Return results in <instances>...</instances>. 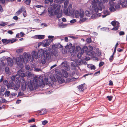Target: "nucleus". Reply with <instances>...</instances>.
I'll return each mask as SVG.
<instances>
[{"instance_id": "f257e3e1", "label": "nucleus", "mask_w": 127, "mask_h": 127, "mask_svg": "<svg viewBox=\"0 0 127 127\" xmlns=\"http://www.w3.org/2000/svg\"><path fill=\"white\" fill-rule=\"evenodd\" d=\"M92 6H90V9L93 13L97 12L98 10L101 11L104 6L102 0H93L92 2Z\"/></svg>"}, {"instance_id": "f03ea898", "label": "nucleus", "mask_w": 127, "mask_h": 127, "mask_svg": "<svg viewBox=\"0 0 127 127\" xmlns=\"http://www.w3.org/2000/svg\"><path fill=\"white\" fill-rule=\"evenodd\" d=\"M51 7H49L48 9L49 16L50 17L53 16L56 13V10L59 9L61 7L60 5L55 3H51L50 4Z\"/></svg>"}, {"instance_id": "7ed1b4c3", "label": "nucleus", "mask_w": 127, "mask_h": 127, "mask_svg": "<svg viewBox=\"0 0 127 127\" xmlns=\"http://www.w3.org/2000/svg\"><path fill=\"white\" fill-rule=\"evenodd\" d=\"M28 61H30L29 56L27 55H25L23 58L22 56L20 58L17 57L16 59L15 64L20 67H21L23 63L26 64Z\"/></svg>"}, {"instance_id": "20e7f679", "label": "nucleus", "mask_w": 127, "mask_h": 127, "mask_svg": "<svg viewBox=\"0 0 127 127\" xmlns=\"http://www.w3.org/2000/svg\"><path fill=\"white\" fill-rule=\"evenodd\" d=\"M19 74L21 77L20 79V82L22 83L25 82V81L24 77L25 76V74L22 73L21 71L19 72Z\"/></svg>"}, {"instance_id": "39448f33", "label": "nucleus", "mask_w": 127, "mask_h": 127, "mask_svg": "<svg viewBox=\"0 0 127 127\" xmlns=\"http://www.w3.org/2000/svg\"><path fill=\"white\" fill-rule=\"evenodd\" d=\"M60 8L58 10H56V13L55 14L57 15V17L59 19L62 16V11L60 10Z\"/></svg>"}, {"instance_id": "423d86ee", "label": "nucleus", "mask_w": 127, "mask_h": 127, "mask_svg": "<svg viewBox=\"0 0 127 127\" xmlns=\"http://www.w3.org/2000/svg\"><path fill=\"white\" fill-rule=\"evenodd\" d=\"M33 54L32 55V60L31 59L30 60V58L31 56H29V59L30 60V61H32L33 59L34 58H35V59H37L38 58V57H39V56L38 54L37 53H36L35 51H33Z\"/></svg>"}, {"instance_id": "0eeeda50", "label": "nucleus", "mask_w": 127, "mask_h": 127, "mask_svg": "<svg viewBox=\"0 0 127 127\" xmlns=\"http://www.w3.org/2000/svg\"><path fill=\"white\" fill-rule=\"evenodd\" d=\"M64 13L65 15H69L70 14L73 15V11H72L67 8L64 11Z\"/></svg>"}, {"instance_id": "6e6552de", "label": "nucleus", "mask_w": 127, "mask_h": 127, "mask_svg": "<svg viewBox=\"0 0 127 127\" xmlns=\"http://www.w3.org/2000/svg\"><path fill=\"white\" fill-rule=\"evenodd\" d=\"M62 66L65 69L68 70L69 69V66L68 65L67 62H64L61 64Z\"/></svg>"}, {"instance_id": "1a4fd4ad", "label": "nucleus", "mask_w": 127, "mask_h": 127, "mask_svg": "<svg viewBox=\"0 0 127 127\" xmlns=\"http://www.w3.org/2000/svg\"><path fill=\"white\" fill-rule=\"evenodd\" d=\"M38 62L39 63H41L43 64H44L45 63L46 59L45 55L41 57L40 59L38 60Z\"/></svg>"}, {"instance_id": "9d476101", "label": "nucleus", "mask_w": 127, "mask_h": 127, "mask_svg": "<svg viewBox=\"0 0 127 127\" xmlns=\"http://www.w3.org/2000/svg\"><path fill=\"white\" fill-rule=\"evenodd\" d=\"M85 84H82L79 86H78L77 88L78 90L80 92L83 91L84 89V85Z\"/></svg>"}, {"instance_id": "9b49d317", "label": "nucleus", "mask_w": 127, "mask_h": 127, "mask_svg": "<svg viewBox=\"0 0 127 127\" xmlns=\"http://www.w3.org/2000/svg\"><path fill=\"white\" fill-rule=\"evenodd\" d=\"M62 76L65 77L67 78L68 76V73L64 69L62 70Z\"/></svg>"}, {"instance_id": "f8f14e48", "label": "nucleus", "mask_w": 127, "mask_h": 127, "mask_svg": "<svg viewBox=\"0 0 127 127\" xmlns=\"http://www.w3.org/2000/svg\"><path fill=\"white\" fill-rule=\"evenodd\" d=\"M7 61L8 64L10 66H12L13 65V61L11 58H8L7 59Z\"/></svg>"}, {"instance_id": "ddd939ff", "label": "nucleus", "mask_w": 127, "mask_h": 127, "mask_svg": "<svg viewBox=\"0 0 127 127\" xmlns=\"http://www.w3.org/2000/svg\"><path fill=\"white\" fill-rule=\"evenodd\" d=\"M103 13L104 15H102V16L103 18H104L107 16L109 15L110 13V12L107 10H104L103 11Z\"/></svg>"}, {"instance_id": "4468645a", "label": "nucleus", "mask_w": 127, "mask_h": 127, "mask_svg": "<svg viewBox=\"0 0 127 127\" xmlns=\"http://www.w3.org/2000/svg\"><path fill=\"white\" fill-rule=\"evenodd\" d=\"M37 53L39 57H41L42 56L45 55V54L44 51L42 50H38Z\"/></svg>"}, {"instance_id": "2eb2a0df", "label": "nucleus", "mask_w": 127, "mask_h": 127, "mask_svg": "<svg viewBox=\"0 0 127 127\" xmlns=\"http://www.w3.org/2000/svg\"><path fill=\"white\" fill-rule=\"evenodd\" d=\"M21 83V86L22 90L24 91H25L26 89V83L25 82Z\"/></svg>"}, {"instance_id": "dca6fc26", "label": "nucleus", "mask_w": 127, "mask_h": 127, "mask_svg": "<svg viewBox=\"0 0 127 127\" xmlns=\"http://www.w3.org/2000/svg\"><path fill=\"white\" fill-rule=\"evenodd\" d=\"M10 40L7 39H2V41L4 45H6L10 42Z\"/></svg>"}, {"instance_id": "f3484780", "label": "nucleus", "mask_w": 127, "mask_h": 127, "mask_svg": "<svg viewBox=\"0 0 127 127\" xmlns=\"http://www.w3.org/2000/svg\"><path fill=\"white\" fill-rule=\"evenodd\" d=\"M21 72V71L19 70L18 72V73L15 76L16 78L20 82V79L21 77L19 74V72Z\"/></svg>"}, {"instance_id": "a211bd4d", "label": "nucleus", "mask_w": 127, "mask_h": 127, "mask_svg": "<svg viewBox=\"0 0 127 127\" xmlns=\"http://www.w3.org/2000/svg\"><path fill=\"white\" fill-rule=\"evenodd\" d=\"M49 44L48 42V40H45L43 43V46L44 47H46L48 46Z\"/></svg>"}, {"instance_id": "6ab92c4d", "label": "nucleus", "mask_w": 127, "mask_h": 127, "mask_svg": "<svg viewBox=\"0 0 127 127\" xmlns=\"http://www.w3.org/2000/svg\"><path fill=\"white\" fill-rule=\"evenodd\" d=\"M20 87V85L19 84H15L13 86L14 89L15 90H18Z\"/></svg>"}, {"instance_id": "aec40b11", "label": "nucleus", "mask_w": 127, "mask_h": 127, "mask_svg": "<svg viewBox=\"0 0 127 127\" xmlns=\"http://www.w3.org/2000/svg\"><path fill=\"white\" fill-rule=\"evenodd\" d=\"M71 65L72 66L76 67L78 66V64L77 63L76 61H73L71 63Z\"/></svg>"}, {"instance_id": "412c9836", "label": "nucleus", "mask_w": 127, "mask_h": 127, "mask_svg": "<svg viewBox=\"0 0 127 127\" xmlns=\"http://www.w3.org/2000/svg\"><path fill=\"white\" fill-rule=\"evenodd\" d=\"M47 112V111L45 109H43L41 110L39 113H40V115H42L46 113Z\"/></svg>"}, {"instance_id": "4be33fe9", "label": "nucleus", "mask_w": 127, "mask_h": 127, "mask_svg": "<svg viewBox=\"0 0 127 127\" xmlns=\"http://www.w3.org/2000/svg\"><path fill=\"white\" fill-rule=\"evenodd\" d=\"M72 46V44L70 43H68L66 45L65 47V48L66 49H70Z\"/></svg>"}, {"instance_id": "5701e85b", "label": "nucleus", "mask_w": 127, "mask_h": 127, "mask_svg": "<svg viewBox=\"0 0 127 127\" xmlns=\"http://www.w3.org/2000/svg\"><path fill=\"white\" fill-rule=\"evenodd\" d=\"M84 11L82 9H81L80 10L79 16L80 17H82L84 16Z\"/></svg>"}, {"instance_id": "b1692460", "label": "nucleus", "mask_w": 127, "mask_h": 127, "mask_svg": "<svg viewBox=\"0 0 127 127\" xmlns=\"http://www.w3.org/2000/svg\"><path fill=\"white\" fill-rule=\"evenodd\" d=\"M4 94L5 97H8L10 95L11 93L9 91L6 90Z\"/></svg>"}, {"instance_id": "393cba45", "label": "nucleus", "mask_w": 127, "mask_h": 127, "mask_svg": "<svg viewBox=\"0 0 127 127\" xmlns=\"http://www.w3.org/2000/svg\"><path fill=\"white\" fill-rule=\"evenodd\" d=\"M45 36L43 35H37L36 36V38L39 39H42L44 38Z\"/></svg>"}, {"instance_id": "a878e982", "label": "nucleus", "mask_w": 127, "mask_h": 127, "mask_svg": "<svg viewBox=\"0 0 127 127\" xmlns=\"http://www.w3.org/2000/svg\"><path fill=\"white\" fill-rule=\"evenodd\" d=\"M121 5L122 7H126L127 6V1L125 0L121 3Z\"/></svg>"}, {"instance_id": "bb28decb", "label": "nucleus", "mask_w": 127, "mask_h": 127, "mask_svg": "<svg viewBox=\"0 0 127 127\" xmlns=\"http://www.w3.org/2000/svg\"><path fill=\"white\" fill-rule=\"evenodd\" d=\"M45 56H46V59L47 60H49L51 58V55L50 53H46V55H45Z\"/></svg>"}, {"instance_id": "cd10ccee", "label": "nucleus", "mask_w": 127, "mask_h": 127, "mask_svg": "<svg viewBox=\"0 0 127 127\" xmlns=\"http://www.w3.org/2000/svg\"><path fill=\"white\" fill-rule=\"evenodd\" d=\"M54 37V36H50L49 35L48 36V38H49V39L48 40V41L49 42H51L52 41H53V38Z\"/></svg>"}, {"instance_id": "c85d7f7f", "label": "nucleus", "mask_w": 127, "mask_h": 127, "mask_svg": "<svg viewBox=\"0 0 127 127\" xmlns=\"http://www.w3.org/2000/svg\"><path fill=\"white\" fill-rule=\"evenodd\" d=\"M57 80L58 82L60 83H63L65 81L64 79H62L61 77H60L59 78H57Z\"/></svg>"}, {"instance_id": "c756f323", "label": "nucleus", "mask_w": 127, "mask_h": 127, "mask_svg": "<svg viewBox=\"0 0 127 127\" xmlns=\"http://www.w3.org/2000/svg\"><path fill=\"white\" fill-rule=\"evenodd\" d=\"M32 74L29 71L25 73V76H27L28 78L30 77L31 76Z\"/></svg>"}, {"instance_id": "7c9ffc66", "label": "nucleus", "mask_w": 127, "mask_h": 127, "mask_svg": "<svg viewBox=\"0 0 127 127\" xmlns=\"http://www.w3.org/2000/svg\"><path fill=\"white\" fill-rule=\"evenodd\" d=\"M109 7L114 6L115 5V3L114 2L112 1L109 0Z\"/></svg>"}, {"instance_id": "2f4dec72", "label": "nucleus", "mask_w": 127, "mask_h": 127, "mask_svg": "<svg viewBox=\"0 0 127 127\" xmlns=\"http://www.w3.org/2000/svg\"><path fill=\"white\" fill-rule=\"evenodd\" d=\"M77 63L78 64V65H81L82 64H84V63L82 60H79V59L78 60L76 61Z\"/></svg>"}, {"instance_id": "473e14b6", "label": "nucleus", "mask_w": 127, "mask_h": 127, "mask_svg": "<svg viewBox=\"0 0 127 127\" xmlns=\"http://www.w3.org/2000/svg\"><path fill=\"white\" fill-rule=\"evenodd\" d=\"M109 9L111 12H114L116 10L115 8L114 7V6L109 7Z\"/></svg>"}, {"instance_id": "72a5a7b5", "label": "nucleus", "mask_w": 127, "mask_h": 127, "mask_svg": "<svg viewBox=\"0 0 127 127\" xmlns=\"http://www.w3.org/2000/svg\"><path fill=\"white\" fill-rule=\"evenodd\" d=\"M29 88L31 90H33V85L32 83L29 84L28 85Z\"/></svg>"}, {"instance_id": "f704fd0d", "label": "nucleus", "mask_w": 127, "mask_h": 127, "mask_svg": "<svg viewBox=\"0 0 127 127\" xmlns=\"http://www.w3.org/2000/svg\"><path fill=\"white\" fill-rule=\"evenodd\" d=\"M75 16L76 18L78 17L79 15V12L78 10H76L75 12Z\"/></svg>"}, {"instance_id": "c9c22d12", "label": "nucleus", "mask_w": 127, "mask_h": 127, "mask_svg": "<svg viewBox=\"0 0 127 127\" xmlns=\"http://www.w3.org/2000/svg\"><path fill=\"white\" fill-rule=\"evenodd\" d=\"M5 71L6 74H10V73L9 68L8 67H6L5 68Z\"/></svg>"}, {"instance_id": "e433bc0d", "label": "nucleus", "mask_w": 127, "mask_h": 127, "mask_svg": "<svg viewBox=\"0 0 127 127\" xmlns=\"http://www.w3.org/2000/svg\"><path fill=\"white\" fill-rule=\"evenodd\" d=\"M119 26V23L117 25V26L115 27H114L112 29V30L113 31H117L118 29Z\"/></svg>"}, {"instance_id": "4c0bfd02", "label": "nucleus", "mask_w": 127, "mask_h": 127, "mask_svg": "<svg viewBox=\"0 0 127 127\" xmlns=\"http://www.w3.org/2000/svg\"><path fill=\"white\" fill-rule=\"evenodd\" d=\"M87 54L89 55H93L94 54L92 50L90 51L87 53Z\"/></svg>"}, {"instance_id": "58836bf2", "label": "nucleus", "mask_w": 127, "mask_h": 127, "mask_svg": "<svg viewBox=\"0 0 127 127\" xmlns=\"http://www.w3.org/2000/svg\"><path fill=\"white\" fill-rule=\"evenodd\" d=\"M0 101H1V103H3L5 102H7V101L5 99L3 98H2L0 100Z\"/></svg>"}, {"instance_id": "ea45409f", "label": "nucleus", "mask_w": 127, "mask_h": 127, "mask_svg": "<svg viewBox=\"0 0 127 127\" xmlns=\"http://www.w3.org/2000/svg\"><path fill=\"white\" fill-rule=\"evenodd\" d=\"M22 9H20L18 10L16 13V14L17 15H19L22 12Z\"/></svg>"}, {"instance_id": "a19ab883", "label": "nucleus", "mask_w": 127, "mask_h": 127, "mask_svg": "<svg viewBox=\"0 0 127 127\" xmlns=\"http://www.w3.org/2000/svg\"><path fill=\"white\" fill-rule=\"evenodd\" d=\"M80 18L81 19L80 21L81 22H84L87 20V19L85 18H83V17Z\"/></svg>"}, {"instance_id": "79ce46f5", "label": "nucleus", "mask_w": 127, "mask_h": 127, "mask_svg": "<svg viewBox=\"0 0 127 127\" xmlns=\"http://www.w3.org/2000/svg\"><path fill=\"white\" fill-rule=\"evenodd\" d=\"M23 51V49L22 48L20 49L17 50L16 52L17 53H19L22 52Z\"/></svg>"}, {"instance_id": "37998d69", "label": "nucleus", "mask_w": 127, "mask_h": 127, "mask_svg": "<svg viewBox=\"0 0 127 127\" xmlns=\"http://www.w3.org/2000/svg\"><path fill=\"white\" fill-rule=\"evenodd\" d=\"M17 95V94L14 93H12L10 94V95L12 97H14Z\"/></svg>"}, {"instance_id": "c03bdc74", "label": "nucleus", "mask_w": 127, "mask_h": 127, "mask_svg": "<svg viewBox=\"0 0 127 127\" xmlns=\"http://www.w3.org/2000/svg\"><path fill=\"white\" fill-rule=\"evenodd\" d=\"M7 22L5 23L3 22L1 24H0V26H4L7 24Z\"/></svg>"}, {"instance_id": "a18cd8bd", "label": "nucleus", "mask_w": 127, "mask_h": 127, "mask_svg": "<svg viewBox=\"0 0 127 127\" xmlns=\"http://www.w3.org/2000/svg\"><path fill=\"white\" fill-rule=\"evenodd\" d=\"M31 2L30 0H26L25 2V3L27 5H29L30 4Z\"/></svg>"}, {"instance_id": "49530a36", "label": "nucleus", "mask_w": 127, "mask_h": 127, "mask_svg": "<svg viewBox=\"0 0 127 127\" xmlns=\"http://www.w3.org/2000/svg\"><path fill=\"white\" fill-rule=\"evenodd\" d=\"M84 52H82L80 54V53H78L77 54V57H78V58H80L81 57V55L83 54V53H84Z\"/></svg>"}, {"instance_id": "de8ad7c7", "label": "nucleus", "mask_w": 127, "mask_h": 127, "mask_svg": "<svg viewBox=\"0 0 127 127\" xmlns=\"http://www.w3.org/2000/svg\"><path fill=\"white\" fill-rule=\"evenodd\" d=\"M87 42L88 43H90L91 42V38H88L86 40Z\"/></svg>"}, {"instance_id": "09e8293b", "label": "nucleus", "mask_w": 127, "mask_h": 127, "mask_svg": "<svg viewBox=\"0 0 127 127\" xmlns=\"http://www.w3.org/2000/svg\"><path fill=\"white\" fill-rule=\"evenodd\" d=\"M3 84L6 86H8V82L7 80H5L3 81Z\"/></svg>"}, {"instance_id": "8fccbe9b", "label": "nucleus", "mask_w": 127, "mask_h": 127, "mask_svg": "<svg viewBox=\"0 0 127 127\" xmlns=\"http://www.w3.org/2000/svg\"><path fill=\"white\" fill-rule=\"evenodd\" d=\"M85 14L86 16H89V12L88 11H85Z\"/></svg>"}, {"instance_id": "3c124183", "label": "nucleus", "mask_w": 127, "mask_h": 127, "mask_svg": "<svg viewBox=\"0 0 127 127\" xmlns=\"http://www.w3.org/2000/svg\"><path fill=\"white\" fill-rule=\"evenodd\" d=\"M25 68L27 70H29L30 68V66L28 65H25Z\"/></svg>"}, {"instance_id": "603ef678", "label": "nucleus", "mask_w": 127, "mask_h": 127, "mask_svg": "<svg viewBox=\"0 0 127 127\" xmlns=\"http://www.w3.org/2000/svg\"><path fill=\"white\" fill-rule=\"evenodd\" d=\"M67 8L68 9H70L71 10L73 11V10L72 9V5L71 4H69Z\"/></svg>"}, {"instance_id": "864d4df0", "label": "nucleus", "mask_w": 127, "mask_h": 127, "mask_svg": "<svg viewBox=\"0 0 127 127\" xmlns=\"http://www.w3.org/2000/svg\"><path fill=\"white\" fill-rule=\"evenodd\" d=\"M53 55L55 57H57L58 56V53L57 52H54L53 53Z\"/></svg>"}, {"instance_id": "5fc2aeb1", "label": "nucleus", "mask_w": 127, "mask_h": 127, "mask_svg": "<svg viewBox=\"0 0 127 127\" xmlns=\"http://www.w3.org/2000/svg\"><path fill=\"white\" fill-rule=\"evenodd\" d=\"M48 123V121L47 120H44L42 122V124L43 125H45L47 124Z\"/></svg>"}, {"instance_id": "6e6d98bb", "label": "nucleus", "mask_w": 127, "mask_h": 127, "mask_svg": "<svg viewBox=\"0 0 127 127\" xmlns=\"http://www.w3.org/2000/svg\"><path fill=\"white\" fill-rule=\"evenodd\" d=\"M119 34L120 35H122L125 34V32L124 31H121L119 33Z\"/></svg>"}, {"instance_id": "4d7b16f0", "label": "nucleus", "mask_w": 127, "mask_h": 127, "mask_svg": "<svg viewBox=\"0 0 127 127\" xmlns=\"http://www.w3.org/2000/svg\"><path fill=\"white\" fill-rule=\"evenodd\" d=\"M96 15H97L95 14H94L92 16H91V18L93 19H95V18L96 17Z\"/></svg>"}, {"instance_id": "13d9d810", "label": "nucleus", "mask_w": 127, "mask_h": 127, "mask_svg": "<svg viewBox=\"0 0 127 127\" xmlns=\"http://www.w3.org/2000/svg\"><path fill=\"white\" fill-rule=\"evenodd\" d=\"M114 58L113 57V55H111L109 58V60L110 62H111L113 60Z\"/></svg>"}, {"instance_id": "bf43d9fd", "label": "nucleus", "mask_w": 127, "mask_h": 127, "mask_svg": "<svg viewBox=\"0 0 127 127\" xmlns=\"http://www.w3.org/2000/svg\"><path fill=\"white\" fill-rule=\"evenodd\" d=\"M76 22V20L75 19H73L70 21L71 23H73Z\"/></svg>"}, {"instance_id": "052dcab7", "label": "nucleus", "mask_w": 127, "mask_h": 127, "mask_svg": "<svg viewBox=\"0 0 127 127\" xmlns=\"http://www.w3.org/2000/svg\"><path fill=\"white\" fill-rule=\"evenodd\" d=\"M107 98L110 101L112 100V96H107Z\"/></svg>"}, {"instance_id": "680f3d73", "label": "nucleus", "mask_w": 127, "mask_h": 127, "mask_svg": "<svg viewBox=\"0 0 127 127\" xmlns=\"http://www.w3.org/2000/svg\"><path fill=\"white\" fill-rule=\"evenodd\" d=\"M16 77L15 76H13L11 78V79L13 81H15V80Z\"/></svg>"}, {"instance_id": "e2e57ef3", "label": "nucleus", "mask_w": 127, "mask_h": 127, "mask_svg": "<svg viewBox=\"0 0 127 127\" xmlns=\"http://www.w3.org/2000/svg\"><path fill=\"white\" fill-rule=\"evenodd\" d=\"M104 63L102 62H100L99 64V67L102 66L104 64Z\"/></svg>"}, {"instance_id": "0e129e2a", "label": "nucleus", "mask_w": 127, "mask_h": 127, "mask_svg": "<svg viewBox=\"0 0 127 127\" xmlns=\"http://www.w3.org/2000/svg\"><path fill=\"white\" fill-rule=\"evenodd\" d=\"M111 24L113 26H115L116 24V22L115 21H113L111 22Z\"/></svg>"}, {"instance_id": "69168bd1", "label": "nucleus", "mask_w": 127, "mask_h": 127, "mask_svg": "<svg viewBox=\"0 0 127 127\" xmlns=\"http://www.w3.org/2000/svg\"><path fill=\"white\" fill-rule=\"evenodd\" d=\"M120 8V5H119V4L116 5L115 6V8L116 9H118Z\"/></svg>"}, {"instance_id": "338daca9", "label": "nucleus", "mask_w": 127, "mask_h": 127, "mask_svg": "<svg viewBox=\"0 0 127 127\" xmlns=\"http://www.w3.org/2000/svg\"><path fill=\"white\" fill-rule=\"evenodd\" d=\"M16 41V39H12L11 40H10V42L12 43Z\"/></svg>"}, {"instance_id": "774afa93", "label": "nucleus", "mask_w": 127, "mask_h": 127, "mask_svg": "<svg viewBox=\"0 0 127 127\" xmlns=\"http://www.w3.org/2000/svg\"><path fill=\"white\" fill-rule=\"evenodd\" d=\"M90 68L91 69L94 70L96 68L94 65H93L91 66Z\"/></svg>"}]
</instances>
